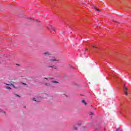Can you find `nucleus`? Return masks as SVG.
Listing matches in <instances>:
<instances>
[{
	"label": "nucleus",
	"instance_id": "obj_1",
	"mask_svg": "<svg viewBox=\"0 0 131 131\" xmlns=\"http://www.w3.org/2000/svg\"><path fill=\"white\" fill-rule=\"evenodd\" d=\"M123 91L125 96H127L128 95V93L127 92V88L125 86H124Z\"/></svg>",
	"mask_w": 131,
	"mask_h": 131
},
{
	"label": "nucleus",
	"instance_id": "obj_2",
	"mask_svg": "<svg viewBox=\"0 0 131 131\" xmlns=\"http://www.w3.org/2000/svg\"><path fill=\"white\" fill-rule=\"evenodd\" d=\"M53 59H50L49 60V62H54L55 61H57V62H59L60 60L59 59H57L55 57H53Z\"/></svg>",
	"mask_w": 131,
	"mask_h": 131
},
{
	"label": "nucleus",
	"instance_id": "obj_3",
	"mask_svg": "<svg viewBox=\"0 0 131 131\" xmlns=\"http://www.w3.org/2000/svg\"><path fill=\"white\" fill-rule=\"evenodd\" d=\"M42 55H43L44 56H47V55H52V53H51L50 52H46L42 53Z\"/></svg>",
	"mask_w": 131,
	"mask_h": 131
},
{
	"label": "nucleus",
	"instance_id": "obj_4",
	"mask_svg": "<svg viewBox=\"0 0 131 131\" xmlns=\"http://www.w3.org/2000/svg\"><path fill=\"white\" fill-rule=\"evenodd\" d=\"M81 102H82V104H84V105H85V106H86V105H88V103H86L85 102V100H82Z\"/></svg>",
	"mask_w": 131,
	"mask_h": 131
},
{
	"label": "nucleus",
	"instance_id": "obj_5",
	"mask_svg": "<svg viewBox=\"0 0 131 131\" xmlns=\"http://www.w3.org/2000/svg\"><path fill=\"white\" fill-rule=\"evenodd\" d=\"M94 8L95 9V10H96V11H97L98 12H100V11H101L100 9H98L96 7H94Z\"/></svg>",
	"mask_w": 131,
	"mask_h": 131
},
{
	"label": "nucleus",
	"instance_id": "obj_6",
	"mask_svg": "<svg viewBox=\"0 0 131 131\" xmlns=\"http://www.w3.org/2000/svg\"><path fill=\"white\" fill-rule=\"evenodd\" d=\"M5 89H6V90H12V88L10 86H6L5 87Z\"/></svg>",
	"mask_w": 131,
	"mask_h": 131
},
{
	"label": "nucleus",
	"instance_id": "obj_7",
	"mask_svg": "<svg viewBox=\"0 0 131 131\" xmlns=\"http://www.w3.org/2000/svg\"><path fill=\"white\" fill-rule=\"evenodd\" d=\"M91 47H92V48H93L94 49H97L98 47H96L95 45H92Z\"/></svg>",
	"mask_w": 131,
	"mask_h": 131
},
{
	"label": "nucleus",
	"instance_id": "obj_8",
	"mask_svg": "<svg viewBox=\"0 0 131 131\" xmlns=\"http://www.w3.org/2000/svg\"><path fill=\"white\" fill-rule=\"evenodd\" d=\"M33 100L35 102H38V101L37 100H36V99L35 98H33Z\"/></svg>",
	"mask_w": 131,
	"mask_h": 131
},
{
	"label": "nucleus",
	"instance_id": "obj_9",
	"mask_svg": "<svg viewBox=\"0 0 131 131\" xmlns=\"http://www.w3.org/2000/svg\"><path fill=\"white\" fill-rule=\"evenodd\" d=\"M11 85L13 86V88H14L15 89H18V87H16L14 85V84H12Z\"/></svg>",
	"mask_w": 131,
	"mask_h": 131
},
{
	"label": "nucleus",
	"instance_id": "obj_10",
	"mask_svg": "<svg viewBox=\"0 0 131 131\" xmlns=\"http://www.w3.org/2000/svg\"><path fill=\"white\" fill-rule=\"evenodd\" d=\"M52 82H54V83H59V82L56 81H53Z\"/></svg>",
	"mask_w": 131,
	"mask_h": 131
},
{
	"label": "nucleus",
	"instance_id": "obj_11",
	"mask_svg": "<svg viewBox=\"0 0 131 131\" xmlns=\"http://www.w3.org/2000/svg\"><path fill=\"white\" fill-rule=\"evenodd\" d=\"M52 68H53L54 69H57V67H56L55 66H53Z\"/></svg>",
	"mask_w": 131,
	"mask_h": 131
},
{
	"label": "nucleus",
	"instance_id": "obj_12",
	"mask_svg": "<svg viewBox=\"0 0 131 131\" xmlns=\"http://www.w3.org/2000/svg\"><path fill=\"white\" fill-rule=\"evenodd\" d=\"M116 131H121V129L119 128H118L117 129H116Z\"/></svg>",
	"mask_w": 131,
	"mask_h": 131
},
{
	"label": "nucleus",
	"instance_id": "obj_13",
	"mask_svg": "<svg viewBox=\"0 0 131 131\" xmlns=\"http://www.w3.org/2000/svg\"><path fill=\"white\" fill-rule=\"evenodd\" d=\"M6 85H11L12 84V83H10L9 84L6 83Z\"/></svg>",
	"mask_w": 131,
	"mask_h": 131
},
{
	"label": "nucleus",
	"instance_id": "obj_14",
	"mask_svg": "<svg viewBox=\"0 0 131 131\" xmlns=\"http://www.w3.org/2000/svg\"><path fill=\"white\" fill-rule=\"evenodd\" d=\"M1 112H2V113H4L5 114H6V112H5L3 110H1Z\"/></svg>",
	"mask_w": 131,
	"mask_h": 131
},
{
	"label": "nucleus",
	"instance_id": "obj_15",
	"mask_svg": "<svg viewBox=\"0 0 131 131\" xmlns=\"http://www.w3.org/2000/svg\"><path fill=\"white\" fill-rule=\"evenodd\" d=\"M1 112H2V113H4L5 114H6V112H5L3 110H1Z\"/></svg>",
	"mask_w": 131,
	"mask_h": 131
},
{
	"label": "nucleus",
	"instance_id": "obj_16",
	"mask_svg": "<svg viewBox=\"0 0 131 131\" xmlns=\"http://www.w3.org/2000/svg\"><path fill=\"white\" fill-rule=\"evenodd\" d=\"M74 129L75 130H77V127H75Z\"/></svg>",
	"mask_w": 131,
	"mask_h": 131
},
{
	"label": "nucleus",
	"instance_id": "obj_17",
	"mask_svg": "<svg viewBox=\"0 0 131 131\" xmlns=\"http://www.w3.org/2000/svg\"><path fill=\"white\" fill-rule=\"evenodd\" d=\"M71 69H74V67H73V66H71Z\"/></svg>",
	"mask_w": 131,
	"mask_h": 131
},
{
	"label": "nucleus",
	"instance_id": "obj_18",
	"mask_svg": "<svg viewBox=\"0 0 131 131\" xmlns=\"http://www.w3.org/2000/svg\"><path fill=\"white\" fill-rule=\"evenodd\" d=\"M21 83H22V84H24L25 85H27V84L26 83H25L22 82Z\"/></svg>",
	"mask_w": 131,
	"mask_h": 131
},
{
	"label": "nucleus",
	"instance_id": "obj_19",
	"mask_svg": "<svg viewBox=\"0 0 131 131\" xmlns=\"http://www.w3.org/2000/svg\"><path fill=\"white\" fill-rule=\"evenodd\" d=\"M48 68H53V66H49Z\"/></svg>",
	"mask_w": 131,
	"mask_h": 131
},
{
	"label": "nucleus",
	"instance_id": "obj_20",
	"mask_svg": "<svg viewBox=\"0 0 131 131\" xmlns=\"http://www.w3.org/2000/svg\"><path fill=\"white\" fill-rule=\"evenodd\" d=\"M91 115H94V113H91Z\"/></svg>",
	"mask_w": 131,
	"mask_h": 131
},
{
	"label": "nucleus",
	"instance_id": "obj_21",
	"mask_svg": "<svg viewBox=\"0 0 131 131\" xmlns=\"http://www.w3.org/2000/svg\"><path fill=\"white\" fill-rule=\"evenodd\" d=\"M15 96H17V97H20V96H19V95H17V94H16Z\"/></svg>",
	"mask_w": 131,
	"mask_h": 131
},
{
	"label": "nucleus",
	"instance_id": "obj_22",
	"mask_svg": "<svg viewBox=\"0 0 131 131\" xmlns=\"http://www.w3.org/2000/svg\"><path fill=\"white\" fill-rule=\"evenodd\" d=\"M43 79H47V80H49V79L48 78H44Z\"/></svg>",
	"mask_w": 131,
	"mask_h": 131
},
{
	"label": "nucleus",
	"instance_id": "obj_23",
	"mask_svg": "<svg viewBox=\"0 0 131 131\" xmlns=\"http://www.w3.org/2000/svg\"><path fill=\"white\" fill-rule=\"evenodd\" d=\"M30 20H33V19L31 18H29Z\"/></svg>",
	"mask_w": 131,
	"mask_h": 131
},
{
	"label": "nucleus",
	"instance_id": "obj_24",
	"mask_svg": "<svg viewBox=\"0 0 131 131\" xmlns=\"http://www.w3.org/2000/svg\"><path fill=\"white\" fill-rule=\"evenodd\" d=\"M114 22H116V23H118V21H114Z\"/></svg>",
	"mask_w": 131,
	"mask_h": 131
},
{
	"label": "nucleus",
	"instance_id": "obj_25",
	"mask_svg": "<svg viewBox=\"0 0 131 131\" xmlns=\"http://www.w3.org/2000/svg\"><path fill=\"white\" fill-rule=\"evenodd\" d=\"M0 112H2V110H0Z\"/></svg>",
	"mask_w": 131,
	"mask_h": 131
},
{
	"label": "nucleus",
	"instance_id": "obj_26",
	"mask_svg": "<svg viewBox=\"0 0 131 131\" xmlns=\"http://www.w3.org/2000/svg\"><path fill=\"white\" fill-rule=\"evenodd\" d=\"M53 30H54V31H56L55 30V29H53Z\"/></svg>",
	"mask_w": 131,
	"mask_h": 131
}]
</instances>
